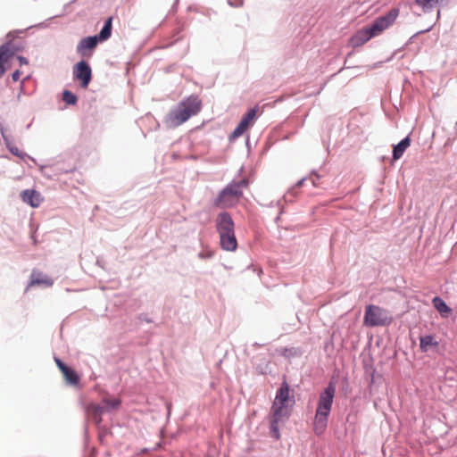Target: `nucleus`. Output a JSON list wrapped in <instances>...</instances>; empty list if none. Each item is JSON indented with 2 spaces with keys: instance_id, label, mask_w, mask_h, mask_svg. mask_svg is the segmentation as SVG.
Wrapping results in <instances>:
<instances>
[{
  "instance_id": "18",
  "label": "nucleus",
  "mask_w": 457,
  "mask_h": 457,
  "mask_svg": "<svg viewBox=\"0 0 457 457\" xmlns=\"http://www.w3.org/2000/svg\"><path fill=\"white\" fill-rule=\"evenodd\" d=\"M411 145V138L406 137L401 142H399L396 145L394 146L393 149V158L394 160L400 159L405 150Z\"/></svg>"
},
{
  "instance_id": "25",
  "label": "nucleus",
  "mask_w": 457,
  "mask_h": 457,
  "mask_svg": "<svg viewBox=\"0 0 457 457\" xmlns=\"http://www.w3.org/2000/svg\"><path fill=\"white\" fill-rule=\"evenodd\" d=\"M320 179L318 173L312 174L308 178L302 179L298 181L297 187H302L305 182L310 181L314 187L316 186V180Z\"/></svg>"
},
{
  "instance_id": "13",
  "label": "nucleus",
  "mask_w": 457,
  "mask_h": 457,
  "mask_svg": "<svg viewBox=\"0 0 457 457\" xmlns=\"http://www.w3.org/2000/svg\"><path fill=\"white\" fill-rule=\"evenodd\" d=\"M21 196L24 203L33 208L38 207L43 201L41 195L35 190H24L21 192Z\"/></svg>"
},
{
  "instance_id": "4",
  "label": "nucleus",
  "mask_w": 457,
  "mask_h": 457,
  "mask_svg": "<svg viewBox=\"0 0 457 457\" xmlns=\"http://www.w3.org/2000/svg\"><path fill=\"white\" fill-rule=\"evenodd\" d=\"M248 181L241 179L238 182L229 184L215 200V205L220 208H228L234 206L242 195L241 189L247 187Z\"/></svg>"
},
{
  "instance_id": "5",
  "label": "nucleus",
  "mask_w": 457,
  "mask_h": 457,
  "mask_svg": "<svg viewBox=\"0 0 457 457\" xmlns=\"http://www.w3.org/2000/svg\"><path fill=\"white\" fill-rule=\"evenodd\" d=\"M389 312L374 304L366 306L363 324L368 327L386 326L392 322Z\"/></svg>"
},
{
  "instance_id": "28",
  "label": "nucleus",
  "mask_w": 457,
  "mask_h": 457,
  "mask_svg": "<svg viewBox=\"0 0 457 457\" xmlns=\"http://www.w3.org/2000/svg\"><path fill=\"white\" fill-rule=\"evenodd\" d=\"M11 151H12V154H14L16 155H20L18 148H14V149L12 148V149H11Z\"/></svg>"
},
{
  "instance_id": "21",
  "label": "nucleus",
  "mask_w": 457,
  "mask_h": 457,
  "mask_svg": "<svg viewBox=\"0 0 457 457\" xmlns=\"http://www.w3.org/2000/svg\"><path fill=\"white\" fill-rule=\"evenodd\" d=\"M112 18L110 17L104 22V25L103 29H101L99 36L97 37L99 41H105L111 37V35H112Z\"/></svg>"
},
{
  "instance_id": "2",
  "label": "nucleus",
  "mask_w": 457,
  "mask_h": 457,
  "mask_svg": "<svg viewBox=\"0 0 457 457\" xmlns=\"http://www.w3.org/2000/svg\"><path fill=\"white\" fill-rule=\"evenodd\" d=\"M202 108V103L197 96H191L180 102L177 107L171 110L165 119V122L170 128H176L192 116L196 115Z\"/></svg>"
},
{
  "instance_id": "26",
  "label": "nucleus",
  "mask_w": 457,
  "mask_h": 457,
  "mask_svg": "<svg viewBox=\"0 0 457 457\" xmlns=\"http://www.w3.org/2000/svg\"><path fill=\"white\" fill-rule=\"evenodd\" d=\"M20 77H21V72L19 70H16L12 75V79L13 81H18L20 79Z\"/></svg>"
},
{
  "instance_id": "16",
  "label": "nucleus",
  "mask_w": 457,
  "mask_h": 457,
  "mask_svg": "<svg viewBox=\"0 0 457 457\" xmlns=\"http://www.w3.org/2000/svg\"><path fill=\"white\" fill-rule=\"evenodd\" d=\"M87 415L96 423L102 421V415L105 411L104 407L96 403H89L86 408Z\"/></svg>"
},
{
  "instance_id": "15",
  "label": "nucleus",
  "mask_w": 457,
  "mask_h": 457,
  "mask_svg": "<svg viewBox=\"0 0 457 457\" xmlns=\"http://www.w3.org/2000/svg\"><path fill=\"white\" fill-rule=\"evenodd\" d=\"M54 284L53 279L39 271H33L30 277L29 287L43 286L51 287Z\"/></svg>"
},
{
  "instance_id": "17",
  "label": "nucleus",
  "mask_w": 457,
  "mask_h": 457,
  "mask_svg": "<svg viewBox=\"0 0 457 457\" xmlns=\"http://www.w3.org/2000/svg\"><path fill=\"white\" fill-rule=\"evenodd\" d=\"M14 54L9 44L0 46V78L4 75L5 69L4 63L8 61Z\"/></svg>"
},
{
  "instance_id": "27",
  "label": "nucleus",
  "mask_w": 457,
  "mask_h": 457,
  "mask_svg": "<svg viewBox=\"0 0 457 457\" xmlns=\"http://www.w3.org/2000/svg\"><path fill=\"white\" fill-rule=\"evenodd\" d=\"M17 59L19 60L20 65L28 64V60L23 56H18Z\"/></svg>"
},
{
  "instance_id": "24",
  "label": "nucleus",
  "mask_w": 457,
  "mask_h": 457,
  "mask_svg": "<svg viewBox=\"0 0 457 457\" xmlns=\"http://www.w3.org/2000/svg\"><path fill=\"white\" fill-rule=\"evenodd\" d=\"M62 100L68 104H75L77 103V96L69 90H65L62 94Z\"/></svg>"
},
{
  "instance_id": "19",
  "label": "nucleus",
  "mask_w": 457,
  "mask_h": 457,
  "mask_svg": "<svg viewBox=\"0 0 457 457\" xmlns=\"http://www.w3.org/2000/svg\"><path fill=\"white\" fill-rule=\"evenodd\" d=\"M438 345V342L435 339V337L431 335H426L420 337V348L421 352L426 353L431 347H436Z\"/></svg>"
},
{
  "instance_id": "6",
  "label": "nucleus",
  "mask_w": 457,
  "mask_h": 457,
  "mask_svg": "<svg viewBox=\"0 0 457 457\" xmlns=\"http://www.w3.org/2000/svg\"><path fill=\"white\" fill-rule=\"evenodd\" d=\"M399 12V9L393 8L385 15L378 17L373 23L370 25L373 35L377 37L392 26L397 19Z\"/></svg>"
},
{
  "instance_id": "8",
  "label": "nucleus",
  "mask_w": 457,
  "mask_h": 457,
  "mask_svg": "<svg viewBox=\"0 0 457 457\" xmlns=\"http://www.w3.org/2000/svg\"><path fill=\"white\" fill-rule=\"evenodd\" d=\"M75 78L80 81V86L87 88L92 77L91 68L87 62L81 61L73 69Z\"/></svg>"
},
{
  "instance_id": "22",
  "label": "nucleus",
  "mask_w": 457,
  "mask_h": 457,
  "mask_svg": "<svg viewBox=\"0 0 457 457\" xmlns=\"http://www.w3.org/2000/svg\"><path fill=\"white\" fill-rule=\"evenodd\" d=\"M441 0H414L421 7L423 12H429Z\"/></svg>"
},
{
  "instance_id": "20",
  "label": "nucleus",
  "mask_w": 457,
  "mask_h": 457,
  "mask_svg": "<svg viewBox=\"0 0 457 457\" xmlns=\"http://www.w3.org/2000/svg\"><path fill=\"white\" fill-rule=\"evenodd\" d=\"M434 307L436 309V311L440 313V315L444 318H447L451 313V309L447 306L445 302L438 297L436 296L432 300Z\"/></svg>"
},
{
  "instance_id": "23",
  "label": "nucleus",
  "mask_w": 457,
  "mask_h": 457,
  "mask_svg": "<svg viewBox=\"0 0 457 457\" xmlns=\"http://www.w3.org/2000/svg\"><path fill=\"white\" fill-rule=\"evenodd\" d=\"M104 411H110L111 409H116L120 406V401L119 399H105L103 402Z\"/></svg>"
},
{
  "instance_id": "14",
  "label": "nucleus",
  "mask_w": 457,
  "mask_h": 457,
  "mask_svg": "<svg viewBox=\"0 0 457 457\" xmlns=\"http://www.w3.org/2000/svg\"><path fill=\"white\" fill-rule=\"evenodd\" d=\"M220 244L223 250L233 252L237 247V241L235 236V230L220 236Z\"/></svg>"
},
{
  "instance_id": "29",
  "label": "nucleus",
  "mask_w": 457,
  "mask_h": 457,
  "mask_svg": "<svg viewBox=\"0 0 457 457\" xmlns=\"http://www.w3.org/2000/svg\"><path fill=\"white\" fill-rule=\"evenodd\" d=\"M440 14H441V12H440V10H438L437 11V15H436L437 20L440 18Z\"/></svg>"
},
{
  "instance_id": "1",
  "label": "nucleus",
  "mask_w": 457,
  "mask_h": 457,
  "mask_svg": "<svg viewBox=\"0 0 457 457\" xmlns=\"http://www.w3.org/2000/svg\"><path fill=\"white\" fill-rule=\"evenodd\" d=\"M293 403L289 398V386L284 381L277 391L270 415V436L277 441L281 437L279 427L289 419Z\"/></svg>"
},
{
  "instance_id": "10",
  "label": "nucleus",
  "mask_w": 457,
  "mask_h": 457,
  "mask_svg": "<svg viewBox=\"0 0 457 457\" xmlns=\"http://www.w3.org/2000/svg\"><path fill=\"white\" fill-rule=\"evenodd\" d=\"M98 41L97 36L82 38L77 46L78 54L83 57H90L91 53H88V51L94 50Z\"/></svg>"
},
{
  "instance_id": "9",
  "label": "nucleus",
  "mask_w": 457,
  "mask_h": 457,
  "mask_svg": "<svg viewBox=\"0 0 457 457\" xmlns=\"http://www.w3.org/2000/svg\"><path fill=\"white\" fill-rule=\"evenodd\" d=\"M215 223L219 236L228 234V232L231 233V231L234 230V221L231 216L226 212L217 215Z\"/></svg>"
},
{
  "instance_id": "11",
  "label": "nucleus",
  "mask_w": 457,
  "mask_h": 457,
  "mask_svg": "<svg viewBox=\"0 0 457 457\" xmlns=\"http://www.w3.org/2000/svg\"><path fill=\"white\" fill-rule=\"evenodd\" d=\"M54 361L68 384L72 386L79 384V377L73 370L65 365L59 358H54Z\"/></svg>"
},
{
  "instance_id": "7",
  "label": "nucleus",
  "mask_w": 457,
  "mask_h": 457,
  "mask_svg": "<svg viewBox=\"0 0 457 457\" xmlns=\"http://www.w3.org/2000/svg\"><path fill=\"white\" fill-rule=\"evenodd\" d=\"M258 109H250L241 119L240 122L230 135V139L234 140L241 137L250 127L253 125Z\"/></svg>"
},
{
  "instance_id": "3",
  "label": "nucleus",
  "mask_w": 457,
  "mask_h": 457,
  "mask_svg": "<svg viewBox=\"0 0 457 457\" xmlns=\"http://www.w3.org/2000/svg\"><path fill=\"white\" fill-rule=\"evenodd\" d=\"M335 393V385L329 383L320 395L313 422V429L316 435H322L328 426V418L332 408Z\"/></svg>"
},
{
  "instance_id": "12",
  "label": "nucleus",
  "mask_w": 457,
  "mask_h": 457,
  "mask_svg": "<svg viewBox=\"0 0 457 457\" xmlns=\"http://www.w3.org/2000/svg\"><path fill=\"white\" fill-rule=\"evenodd\" d=\"M374 37H375V35H373L371 29L370 28V26H367L365 28L359 29L351 37V44L354 47L361 46L362 45L367 43L370 39H371Z\"/></svg>"
}]
</instances>
